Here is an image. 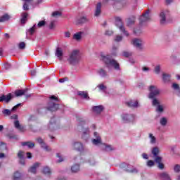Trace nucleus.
I'll return each instance as SVG.
<instances>
[{
  "instance_id": "1",
  "label": "nucleus",
  "mask_w": 180,
  "mask_h": 180,
  "mask_svg": "<svg viewBox=\"0 0 180 180\" xmlns=\"http://www.w3.org/2000/svg\"><path fill=\"white\" fill-rule=\"evenodd\" d=\"M148 98L152 100V106L155 108V112L157 113H164V105H161V102L157 98V96L161 95V89L155 85H150L148 87Z\"/></svg>"
},
{
  "instance_id": "2",
  "label": "nucleus",
  "mask_w": 180,
  "mask_h": 180,
  "mask_svg": "<svg viewBox=\"0 0 180 180\" xmlns=\"http://www.w3.org/2000/svg\"><path fill=\"white\" fill-rule=\"evenodd\" d=\"M101 57L102 61L104 63V64H105L107 68H110L112 67L115 70H117V71L120 70V66L119 65L117 61H116L115 59H112L109 55H101Z\"/></svg>"
},
{
  "instance_id": "3",
  "label": "nucleus",
  "mask_w": 180,
  "mask_h": 180,
  "mask_svg": "<svg viewBox=\"0 0 180 180\" xmlns=\"http://www.w3.org/2000/svg\"><path fill=\"white\" fill-rule=\"evenodd\" d=\"M68 62L70 65H78L81 62V53L77 49L72 51L68 58Z\"/></svg>"
},
{
  "instance_id": "4",
  "label": "nucleus",
  "mask_w": 180,
  "mask_h": 180,
  "mask_svg": "<svg viewBox=\"0 0 180 180\" xmlns=\"http://www.w3.org/2000/svg\"><path fill=\"white\" fill-rule=\"evenodd\" d=\"M115 26L119 28L120 32H121L124 36L128 37L129 35V32L126 30L124 25H123V21H122V18L120 17L115 18Z\"/></svg>"
},
{
  "instance_id": "5",
  "label": "nucleus",
  "mask_w": 180,
  "mask_h": 180,
  "mask_svg": "<svg viewBox=\"0 0 180 180\" xmlns=\"http://www.w3.org/2000/svg\"><path fill=\"white\" fill-rule=\"evenodd\" d=\"M120 168L125 171L126 172H129V174H138L139 169L136 168L135 167L127 165L126 163H122L120 165Z\"/></svg>"
},
{
  "instance_id": "6",
  "label": "nucleus",
  "mask_w": 180,
  "mask_h": 180,
  "mask_svg": "<svg viewBox=\"0 0 180 180\" xmlns=\"http://www.w3.org/2000/svg\"><path fill=\"white\" fill-rule=\"evenodd\" d=\"M160 22L161 25L167 23V19L169 18V11L167 9L162 10L159 14Z\"/></svg>"
},
{
  "instance_id": "7",
  "label": "nucleus",
  "mask_w": 180,
  "mask_h": 180,
  "mask_svg": "<svg viewBox=\"0 0 180 180\" xmlns=\"http://www.w3.org/2000/svg\"><path fill=\"white\" fill-rule=\"evenodd\" d=\"M121 117L124 123H133L136 120V115L134 114L123 113Z\"/></svg>"
},
{
  "instance_id": "8",
  "label": "nucleus",
  "mask_w": 180,
  "mask_h": 180,
  "mask_svg": "<svg viewBox=\"0 0 180 180\" xmlns=\"http://www.w3.org/2000/svg\"><path fill=\"white\" fill-rule=\"evenodd\" d=\"M131 44L134 47H136L137 50L143 51L144 49V41L140 39L135 38L131 40Z\"/></svg>"
},
{
  "instance_id": "9",
  "label": "nucleus",
  "mask_w": 180,
  "mask_h": 180,
  "mask_svg": "<svg viewBox=\"0 0 180 180\" xmlns=\"http://www.w3.org/2000/svg\"><path fill=\"white\" fill-rule=\"evenodd\" d=\"M150 10H148L141 15V17L139 18L140 25H144V23L148 22V20L151 19V15H150Z\"/></svg>"
},
{
  "instance_id": "10",
  "label": "nucleus",
  "mask_w": 180,
  "mask_h": 180,
  "mask_svg": "<svg viewBox=\"0 0 180 180\" xmlns=\"http://www.w3.org/2000/svg\"><path fill=\"white\" fill-rule=\"evenodd\" d=\"M36 141L39 144V146H41V148H43L45 151H51V148L46 144L43 139L38 137L36 139Z\"/></svg>"
},
{
  "instance_id": "11",
  "label": "nucleus",
  "mask_w": 180,
  "mask_h": 180,
  "mask_svg": "<svg viewBox=\"0 0 180 180\" xmlns=\"http://www.w3.org/2000/svg\"><path fill=\"white\" fill-rule=\"evenodd\" d=\"M95 139H92V143L94 146H101L102 144V139L98 132H94Z\"/></svg>"
},
{
  "instance_id": "12",
  "label": "nucleus",
  "mask_w": 180,
  "mask_h": 180,
  "mask_svg": "<svg viewBox=\"0 0 180 180\" xmlns=\"http://www.w3.org/2000/svg\"><path fill=\"white\" fill-rule=\"evenodd\" d=\"M46 109L47 110H49V112H56V110H58V104H56L55 103H53V101H50L48 103Z\"/></svg>"
},
{
  "instance_id": "13",
  "label": "nucleus",
  "mask_w": 180,
  "mask_h": 180,
  "mask_svg": "<svg viewBox=\"0 0 180 180\" xmlns=\"http://www.w3.org/2000/svg\"><path fill=\"white\" fill-rule=\"evenodd\" d=\"M12 98H13V95L9 93L8 95H2L0 96V102H6V103H9Z\"/></svg>"
},
{
  "instance_id": "14",
  "label": "nucleus",
  "mask_w": 180,
  "mask_h": 180,
  "mask_svg": "<svg viewBox=\"0 0 180 180\" xmlns=\"http://www.w3.org/2000/svg\"><path fill=\"white\" fill-rule=\"evenodd\" d=\"M55 56L61 61L63 60V56H64V51L61 47H57L55 51Z\"/></svg>"
},
{
  "instance_id": "15",
  "label": "nucleus",
  "mask_w": 180,
  "mask_h": 180,
  "mask_svg": "<svg viewBox=\"0 0 180 180\" xmlns=\"http://www.w3.org/2000/svg\"><path fill=\"white\" fill-rule=\"evenodd\" d=\"M72 148L76 151H84V145L79 142H74L72 144Z\"/></svg>"
},
{
  "instance_id": "16",
  "label": "nucleus",
  "mask_w": 180,
  "mask_h": 180,
  "mask_svg": "<svg viewBox=\"0 0 180 180\" xmlns=\"http://www.w3.org/2000/svg\"><path fill=\"white\" fill-rule=\"evenodd\" d=\"M48 129L51 131H54L57 129V124H56V120L52 118L48 124Z\"/></svg>"
},
{
  "instance_id": "17",
  "label": "nucleus",
  "mask_w": 180,
  "mask_h": 180,
  "mask_svg": "<svg viewBox=\"0 0 180 180\" xmlns=\"http://www.w3.org/2000/svg\"><path fill=\"white\" fill-rule=\"evenodd\" d=\"M158 176L160 180H172L171 176L165 172L159 173Z\"/></svg>"
},
{
  "instance_id": "18",
  "label": "nucleus",
  "mask_w": 180,
  "mask_h": 180,
  "mask_svg": "<svg viewBox=\"0 0 180 180\" xmlns=\"http://www.w3.org/2000/svg\"><path fill=\"white\" fill-rule=\"evenodd\" d=\"M39 167H40V163L36 162L29 168L28 172H30L31 174H37V168H39Z\"/></svg>"
},
{
  "instance_id": "19",
  "label": "nucleus",
  "mask_w": 180,
  "mask_h": 180,
  "mask_svg": "<svg viewBox=\"0 0 180 180\" xmlns=\"http://www.w3.org/2000/svg\"><path fill=\"white\" fill-rule=\"evenodd\" d=\"M101 13H102V4L101 3H98L96 6V11L94 15L98 18V16L101 15Z\"/></svg>"
},
{
  "instance_id": "20",
  "label": "nucleus",
  "mask_w": 180,
  "mask_h": 180,
  "mask_svg": "<svg viewBox=\"0 0 180 180\" xmlns=\"http://www.w3.org/2000/svg\"><path fill=\"white\" fill-rule=\"evenodd\" d=\"M93 109V112L96 114V115H100V113H102V112L103 111V105H96L94 106L92 108Z\"/></svg>"
},
{
  "instance_id": "21",
  "label": "nucleus",
  "mask_w": 180,
  "mask_h": 180,
  "mask_svg": "<svg viewBox=\"0 0 180 180\" xmlns=\"http://www.w3.org/2000/svg\"><path fill=\"white\" fill-rule=\"evenodd\" d=\"M129 108H139V101L131 100L126 103Z\"/></svg>"
},
{
  "instance_id": "22",
  "label": "nucleus",
  "mask_w": 180,
  "mask_h": 180,
  "mask_svg": "<svg viewBox=\"0 0 180 180\" xmlns=\"http://www.w3.org/2000/svg\"><path fill=\"white\" fill-rule=\"evenodd\" d=\"M87 22H89V19L85 16H83L76 20V25H82V23H86Z\"/></svg>"
},
{
  "instance_id": "23",
  "label": "nucleus",
  "mask_w": 180,
  "mask_h": 180,
  "mask_svg": "<svg viewBox=\"0 0 180 180\" xmlns=\"http://www.w3.org/2000/svg\"><path fill=\"white\" fill-rule=\"evenodd\" d=\"M24 2L22 8L24 11H29V5H32L33 0H22Z\"/></svg>"
},
{
  "instance_id": "24",
  "label": "nucleus",
  "mask_w": 180,
  "mask_h": 180,
  "mask_svg": "<svg viewBox=\"0 0 180 180\" xmlns=\"http://www.w3.org/2000/svg\"><path fill=\"white\" fill-rule=\"evenodd\" d=\"M97 72L98 75L101 77V78H106V77H109L108 72H106V70H105L104 69L101 68L97 71Z\"/></svg>"
},
{
  "instance_id": "25",
  "label": "nucleus",
  "mask_w": 180,
  "mask_h": 180,
  "mask_svg": "<svg viewBox=\"0 0 180 180\" xmlns=\"http://www.w3.org/2000/svg\"><path fill=\"white\" fill-rule=\"evenodd\" d=\"M162 81L165 84H167V82H169V81H171V75L167 74V73H163L162 75Z\"/></svg>"
},
{
  "instance_id": "26",
  "label": "nucleus",
  "mask_w": 180,
  "mask_h": 180,
  "mask_svg": "<svg viewBox=\"0 0 180 180\" xmlns=\"http://www.w3.org/2000/svg\"><path fill=\"white\" fill-rule=\"evenodd\" d=\"M21 146L22 147H28V148H33L34 147V143L32 141H26V142H22Z\"/></svg>"
},
{
  "instance_id": "27",
  "label": "nucleus",
  "mask_w": 180,
  "mask_h": 180,
  "mask_svg": "<svg viewBox=\"0 0 180 180\" xmlns=\"http://www.w3.org/2000/svg\"><path fill=\"white\" fill-rule=\"evenodd\" d=\"M136 22V17L134 15L131 16L128 18L127 22V26L130 27L132 26L134 23Z\"/></svg>"
},
{
  "instance_id": "28",
  "label": "nucleus",
  "mask_w": 180,
  "mask_h": 180,
  "mask_svg": "<svg viewBox=\"0 0 180 180\" xmlns=\"http://www.w3.org/2000/svg\"><path fill=\"white\" fill-rule=\"evenodd\" d=\"M83 34H84V32H79L75 33L73 35L74 40H76L77 41H79L81 40V39H82Z\"/></svg>"
},
{
  "instance_id": "29",
  "label": "nucleus",
  "mask_w": 180,
  "mask_h": 180,
  "mask_svg": "<svg viewBox=\"0 0 180 180\" xmlns=\"http://www.w3.org/2000/svg\"><path fill=\"white\" fill-rule=\"evenodd\" d=\"M79 164H75L71 167V171L74 174H76L77 172H79Z\"/></svg>"
},
{
  "instance_id": "30",
  "label": "nucleus",
  "mask_w": 180,
  "mask_h": 180,
  "mask_svg": "<svg viewBox=\"0 0 180 180\" xmlns=\"http://www.w3.org/2000/svg\"><path fill=\"white\" fill-rule=\"evenodd\" d=\"M27 92V89L24 90H16L15 91V95L17 97L22 96V95H25Z\"/></svg>"
},
{
  "instance_id": "31",
  "label": "nucleus",
  "mask_w": 180,
  "mask_h": 180,
  "mask_svg": "<svg viewBox=\"0 0 180 180\" xmlns=\"http://www.w3.org/2000/svg\"><path fill=\"white\" fill-rule=\"evenodd\" d=\"M86 162L94 167V165H96V160H95V158L94 157L89 158Z\"/></svg>"
},
{
  "instance_id": "32",
  "label": "nucleus",
  "mask_w": 180,
  "mask_h": 180,
  "mask_svg": "<svg viewBox=\"0 0 180 180\" xmlns=\"http://www.w3.org/2000/svg\"><path fill=\"white\" fill-rule=\"evenodd\" d=\"M77 94L83 99H89V96H88V93L86 91H78Z\"/></svg>"
},
{
  "instance_id": "33",
  "label": "nucleus",
  "mask_w": 180,
  "mask_h": 180,
  "mask_svg": "<svg viewBox=\"0 0 180 180\" xmlns=\"http://www.w3.org/2000/svg\"><path fill=\"white\" fill-rule=\"evenodd\" d=\"M148 137L150 144H155V143H157V138H155L153 134H148Z\"/></svg>"
},
{
  "instance_id": "34",
  "label": "nucleus",
  "mask_w": 180,
  "mask_h": 180,
  "mask_svg": "<svg viewBox=\"0 0 180 180\" xmlns=\"http://www.w3.org/2000/svg\"><path fill=\"white\" fill-rule=\"evenodd\" d=\"M43 174H44L45 175H51V169H50V167H49V166H46L43 168V171H42Z\"/></svg>"
},
{
  "instance_id": "35",
  "label": "nucleus",
  "mask_w": 180,
  "mask_h": 180,
  "mask_svg": "<svg viewBox=\"0 0 180 180\" xmlns=\"http://www.w3.org/2000/svg\"><path fill=\"white\" fill-rule=\"evenodd\" d=\"M172 89H174V91H176L177 95H179V91H180L179 84H178L176 83H173L172 84Z\"/></svg>"
},
{
  "instance_id": "36",
  "label": "nucleus",
  "mask_w": 180,
  "mask_h": 180,
  "mask_svg": "<svg viewBox=\"0 0 180 180\" xmlns=\"http://www.w3.org/2000/svg\"><path fill=\"white\" fill-rule=\"evenodd\" d=\"M151 153L153 157H157L158 156V154H160V148H158V147H154L153 148Z\"/></svg>"
},
{
  "instance_id": "37",
  "label": "nucleus",
  "mask_w": 180,
  "mask_h": 180,
  "mask_svg": "<svg viewBox=\"0 0 180 180\" xmlns=\"http://www.w3.org/2000/svg\"><path fill=\"white\" fill-rule=\"evenodd\" d=\"M167 123H168V119H167V117H163L160 120V124L163 127H165V126H167Z\"/></svg>"
},
{
  "instance_id": "38",
  "label": "nucleus",
  "mask_w": 180,
  "mask_h": 180,
  "mask_svg": "<svg viewBox=\"0 0 180 180\" xmlns=\"http://www.w3.org/2000/svg\"><path fill=\"white\" fill-rule=\"evenodd\" d=\"M153 72H155L157 75H160L161 72V65H156L154 68Z\"/></svg>"
},
{
  "instance_id": "39",
  "label": "nucleus",
  "mask_w": 180,
  "mask_h": 180,
  "mask_svg": "<svg viewBox=\"0 0 180 180\" xmlns=\"http://www.w3.org/2000/svg\"><path fill=\"white\" fill-rule=\"evenodd\" d=\"M9 19H11V16L8 14H5L0 18V22H7Z\"/></svg>"
},
{
  "instance_id": "40",
  "label": "nucleus",
  "mask_w": 180,
  "mask_h": 180,
  "mask_svg": "<svg viewBox=\"0 0 180 180\" xmlns=\"http://www.w3.org/2000/svg\"><path fill=\"white\" fill-rule=\"evenodd\" d=\"M36 30V25H34L31 28L28 29L26 32L27 34H30L32 36L34 31Z\"/></svg>"
},
{
  "instance_id": "41",
  "label": "nucleus",
  "mask_w": 180,
  "mask_h": 180,
  "mask_svg": "<svg viewBox=\"0 0 180 180\" xmlns=\"http://www.w3.org/2000/svg\"><path fill=\"white\" fill-rule=\"evenodd\" d=\"M97 88H98L101 92H106V89H108V87L105 86L103 84H98L97 86Z\"/></svg>"
},
{
  "instance_id": "42",
  "label": "nucleus",
  "mask_w": 180,
  "mask_h": 180,
  "mask_svg": "<svg viewBox=\"0 0 180 180\" xmlns=\"http://www.w3.org/2000/svg\"><path fill=\"white\" fill-rule=\"evenodd\" d=\"M14 126H15V129H18V130H20V131H23V127H20L19 120H15L14 122Z\"/></svg>"
},
{
  "instance_id": "43",
  "label": "nucleus",
  "mask_w": 180,
  "mask_h": 180,
  "mask_svg": "<svg viewBox=\"0 0 180 180\" xmlns=\"http://www.w3.org/2000/svg\"><path fill=\"white\" fill-rule=\"evenodd\" d=\"M27 16H29L27 13H23L22 14L21 23H26V20H27Z\"/></svg>"
},
{
  "instance_id": "44",
  "label": "nucleus",
  "mask_w": 180,
  "mask_h": 180,
  "mask_svg": "<svg viewBox=\"0 0 180 180\" xmlns=\"http://www.w3.org/2000/svg\"><path fill=\"white\" fill-rule=\"evenodd\" d=\"M20 176H22V174L19 172H15L13 174V180H19Z\"/></svg>"
},
{
  "instance_id": "45",
  "label": "nucleus",
  "mask_w": 180,
  "mask_h": 180,
  "mask_svg": "<svg viewBox=\"0 0 180 180\" xmlns=\"http://www.w3.org/2000/svg\"><path fill=\"white\" fill-rule=\"evenodd\" d=\"M123 40V36L120 34H117L115 37L114 41H115L117 43H120V41H122Z\"/></svg>"
},
{
  "instance_id": "46",
  "label": "nucleus",
  "mask_w": 180,
  "mask_h": 180,
  "mask_svg": "<svg viewBox=\"0 0 180 180\" xmlns=\"http://www.w3.org/2000/svg\"><path fill=\"white\" fill-rule=\"evenodd\" d=\"M2 113L4 116H11L12 113V110L5 109L2 111Z\"/></svg>"
},
{
  "instance_id": "47",
  "label": "nucleus",
  "mask_w": 180,
  "mask_h": 180,
  "mask_svg": "<svg viewBox=\"0 0 180 180\" xmlns=\"http://www.w3.org/2000/svg\"><path fill=\"white\" fill-rule=\"evenodd\" d=\"M57 24V21L56 20H52L51 21L50 24H49V29H51V30L53 29H54L56 27V25Z\"/></svg>"
},
{
  "instance_id": "48",
  "label": "nucleus",
  "mask_w": 180,
  "mask_h": 180,
  "mask_svg": "<svg viewBox=\"0 0 180 180\" xmlns=\"http://www.w3.org/2000/svg\"><path fill=\"white\" fill-rule=\"evenodd\" d=\"M146 165L147 167H148L149 168H151L152 167H154V165H155V162L153 161V160H148L146 162Z\"/></svg>"
},
{
  "instance_id": "49",
  "label": "nucleus",
  "mask_w": 180,
  "mask_h": 180,
  "mask_svg": "<svg viewBox=\"0 0 180 180\" xmlns=\"http://www.w3.org/2000/svg\"><path fill=\"white\" fill-rule=\"evenodd\" d=\"M122 56L123 57H127V58L131 57V56H133V53L129 52V51H124L122 53Z\"/></svg>"
},
{
  "instance_id": "50",
  "label": "nucleus",
  "mask_w": 180,
  "mask_h": 180,
  "mask_svg": "<svg viewBox=\"0 0 180 180\" xmlns=\"http://www.w3.org/2000/svg\"><path fill=\"white\" fill-rule=\"evenodd\" d=\"M56 157L58 158L57 162H63V161H64V158H63L60 153H56Z\"/></svg>"
},
{
  "instance_id": "51",
  "label": "nucleus",
  "mask_w": 180,
  "mask_h": 180,
  "mask_svg": "<svg viewBox=\"0 0 180 180\" xmlns=\"http://www.w3.org/2000/svg\"><path fill=\"white\" fill-rule=\"evenodd\" d=\"M117 46H113L112 48V56H117Z\"/></svg>"
},
{
  "instance_id": "52",
  "label": "nucleus",
  "mask_w": 180,
  "mask_h": 180,
  "mask_svg": "<svg viewBox=\"0 0 180 180\" xmlns=\"http://www.w3.org/2000/svg\"><path fill=\"white\" fill-rule=\"evenodd\" d=\"M88 134H89V128L83 129L82 137H85V136H88Z\"/></svg>"
},
{
  "instance_id": "53",
  "label": "nucleus",
  "mask_w": 180,
  "mask_h": 180,
  "mask_svg": "<svg viewBox=\"0 0 180 180\" xmlns=\"http://www.w3.org/2000/svg\"><path fill=\"white\" fill-rule=\"evenodd\" d=\"M162 161V158H161L160 156H155V162L157 163V164H160L161 163Z\"/></svg>"
},
{
  "instance_id": "54",
  "label": "nucleus",
  "mask_w": 180,
  "mask_h": 180,
  "mask_svg": "<svg viewBox=\"0 0 180 180\" xmlns=\"http://www.w3.org/2000/svg\"><path fill=\"white\" fill-rule=\"evenodd\" d=\"M6 150V144L0 142V151H5Z\"/></svg>"
},
{
  "instance_id": "55",
  "label": "nucleus",
  "mask_w": 180,
  "mask_h": 180,
  "mask_svg": "<svg viewBox=\"0 0 180 180\" xmlns=\"http://www.w3.org/2000/svg\"><path fill=\"white\" fill-rule=\"evenodd\" d=\"M53 18H58L61 16V12L60 11H55L52 13Z\"/></svg>"
},
{
  "instance_id": "56",
  "label": "nucleus",
  "mask_w": 180,
  "mask_h": 180,
  "mask_svg": "<svg viewBox=\"0 0 180 180\" xmlns=\"http://www.w3.org/2000/svg\"><path fill=\"white\" fill-rule=\"evenodd\" d=\"M174 172H180V165H175L173 168Z\"/></svg>"
},
{
  "instance_id": "57",
  "label": "nucleus",
  "mask_w": 180,
  "mask_h": 180,
  "mask_svg": "<svg viewBox=\"0 0 180 180\" xmlns=\"http://www.w3.org/2000/svg\"><path fill=\"white\" fill-rule=\"evenodd\" d=\"M46 25V21L44 20H41L38 22L37 24V27H43L44 26Z\"/></svg>"
},
{
  "instance_id": "58",
  "label": "nucleus",
  "mask_w": 180,
  "mask_h": 180,
  "mask_svg": "<svg viewBox=\"0 0 180 180\" xmlns=\"http://www.w3.org/2000/svg\"><path fill=\"white\" fill-rule=\"evenodd\" d=\"M113 150V147L110 145H105V151H112Z\"/></svg>"
},
{
  "instance_id": "59",
  "label": "nucleus",
  "mask_w": 180,
  "mask_h": 180,
  "mask_svg": "<svg viewBox=\"0 0 180 180\" xmlns=\"http://www.w3.org/2000/svg\"><path fill=\"white\" fill-rule=\"evenodd\" d=\"M25 47H26V44H25V42H20L19 44V49L20 50H23V49H25Z\"/></svg>"
},
{
  "instance_id": "60",
  "label": "nucleus",
  "mask_w": 180,
  "mask_h": 180,
  "mask_svg": "<svg viewBox=\"0 0 180 180\" xmlns=\"http://www.w3.org/2000/svg\"><path fill=\"white\" fill-rule=\"evenodd\" d=\"M112 34H113V31H112V30H108L105 32V36H112Z\"/></svg>"
},
{
  "instance_id": "61",
  "label": "nucleus",
  "mask_w": 180,
  "mask_h": 180,
  "mask_svg": "<svg viewBox=\"0 0 180 180\" xmlns=\"http://www.w3.org/2000/svg\"><path fill=\"white\" fill-rule=\"evenodd\" d=\"M150 70V69L148 67L143 66L142 68V71H143V72H148Z\"/></svg>"
},
{
  "instance_id": "62",
  "label": "nucleus",
  "mask_w": 180,
  "mask_h": 180,
  "mask_svg": "<svg viewBox=\"0 0 180 180\" xmlns=\"http://www.w3.org/2000/svg\"><path fill=\"white\" fill-rule=\"evenodd\" d=\"M22 103H18L16 105H15L12 109L11 111L14 112L15 110H17L18 108H19V106H21Z\"/></svg>"
},
{
  "instance_id": "63",
  "label": "nucleus",
  "mask_w": 180,
  "mask_h": 180,
  "mask_svg": "<svg viewBox=\"0 0 180 180\" xmlns=\"http://www.w3.org/2000/svg\"><path fill=\"white\" fill-rule=\"evenodd\" d=\"M18 158H20V159L25 158L23 157V152H22V150H20V151L18 152Z\"/></svg>"
},
{
  "instance_id": "64",
  "label": "nucleus",
  "mask_w": 180,
  "mask_h": 180,
  "mask_svg": "<svg viewBox=\"0 0 180 180\" xmlns=\"http://www.w3.org/2000/svg\"><path fill=\"white\" fill-rule=\"evenodd\" d=\"M158 167L159 168V169H164V164H162V162L160 163H158Z\"/></svg>"
}]
</instances>
